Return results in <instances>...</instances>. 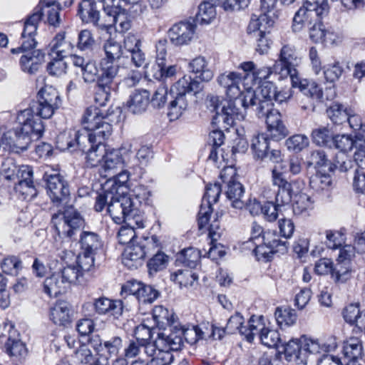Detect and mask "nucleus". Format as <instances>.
Returning a JSON list of instances; mask_svg holds the SVG:
<instances>
[{"label": "nucleus", "instance_id": "obj_34", "mask_svg": "<svg viewBox=\"0 0 365 365\" xmlns=\"http://www.w3.org/2000/svg\"><path fill=\"white\" fill-rule=\"evenodd\" d=\"M188 68L190 71L195 73L196 78L201 81L209 82L214 77V71L204 56H199L191 60Z\"/></svg>", "mask_w": 365, "mask_h": 365}, {"label": "nucleus", "instance_id": "obj_2", "mask_svg": "<svg viewBox=\"0 0 365 365\" xmlns=\"http://www.w3.org/2000/svg\"><path fill=\"white\" fill-rule=\"evenodd\" d=\"M180 339L158 334L153 343H142L140 341H131L125 348V356L128 359L136 358L135 361H141L150 364L153 359L155 365H168L173 360L170 349L179 347Z\"/></svg>", "mask_w": 365, "mask_h": 365}, {"label": "nucleus", "instance_id": "obj_30", "mask_svg": "<svg viewBox=\"0 0 365 365\" xmlns=\"http://www.w3.org/2000/svg\"><path fill=\"white\" fill-rule=\"evenodd\" d=\"M242 79H247L245 78V75L242 76L237 72H229L219 75L217 81L219 85L226 88L227 96L232 99L241 94L240 85Z\"/></svg>", "mask_w": 365, "mask_h": 365}, {"label": "nucleus", "instance_id": "obj_14", "mask_svg": "<svg viewBox=\"0 0 365 365\" xmlns=\"http://www.w3.org/2000/svg\"><path fill=\"white\" fill-rule=\"evenodd\" d=\"M236 170L233 167H227L220 173V178L223 182L227 183L225 192L227 197L232 202V206L237 209L245 207V202L242 200L244 195L242 185L235 179Z\"/></svg>", "mask_w": 365, "mask_h": 365}, {"label": "nucleus", "instance_id": "obj_38", "mask_svg": "<svg viewBox=\"0 0 365 365\" xmlns=\"http://www.w3.org/2000/svg\"><path fill=\"white\" fill-rule=\"evenodd\" d=\"M149 92L146 90L135 91L127 101L128 110L133 114L144 112L149 103Z\"/></svg>", "mask_w": 365, "mask_h": 365}, {"label": "nucleus", "instance_id": "obj_50", "mask_svg": "<svg viewBox=\"0 0 365 365\" xmlns=\"http://www.w3.org/2000/svg\"><path fill=\"white\" fill-rule=\"evenodd\" d=\"M284 354L289 361H293L297 364H304L301 361V356L302 352V339H291L288 342H283Z\"/></svg>", "mask_w": 365, "mask_h": 365}, {"label": "nucleus", "instance_id": "obj_63", "mask_svg": "<svg viewBox=\"0 0 365 365\" xmlns=\"http://www.w3.org/2000/svg\"><path fill=\"white\" fill-rule=\"evenodd\" d=\"M350 262H338L332 271L335 282H345L351 277Z\"/></svg>", "mask_w": 365, "mask_h": 365}, {"label": "nucleus", "instance_id": "obj_53", "mask_svg": "<svg viewBox=\"0 0 365 365\" xmlns=\"http://www.w3.org/2000/svg\"><path fill=\"white\" fill-rule=\"evenodd\" d=\"M60 6H37L33 13H37L39 11L41 14V20L42 19V16L43 15L46 16L47 22L48 24L53 26L55 27L59 26L61 19L60 17Z\"/></svg>", "mask_w": 365, "mask_h": 365}, {"label": "nucleus", "instance_id": "obj_17", "mask_svg": "<svg viewBox=\"0 0 365 365\" xmlns=\"http://www.w3.org/2000/svg\"><path fill=\"white\" fill-rule=\"evenodd\" d=\"M133 295L143 304H151L156 300L160 292L150 285L135 280L128 281L122 286L121 295Z\"/></svg>", "mask_w": 365, "mask_h": 365}, {"label": "nucleus", "instance_id": "obj_16", "mask_svg": "<svg viewBox=\"0 0 365 365\" xmlns=\"http://www.w3.org/2000/svg\"><path fill=\"white\" fill-rule=\"evenodd\" d=\"M1 335L7 337V341L5 343V350L9 356L16 360H21L28 356V349L26 344L20 339L19 333L15 329L12 322H7L4 323V333Z\"/></svg>", "mask_w": 365, "mask_h": 365}, {"label": "nucleus", "instance_id": "obj_49", "mask_svg": "<svg viewBox=\"0 0 365 365\" xmlns=\"http://www.w3.org/2000/svg\"><path fill=\"white\" fill-rule=\"evenodd\" d=\"M251 148L255 158L262 160H264L266 158V152L269 148L267 135L260 133L254 136L252 140Z\"/></svg>", "mask_w": 365, "mask_h": 365}, {"label": "nucleus", "instance_id": "obj_25", "mask_svg": "<svg viewBox=\"0 0 365 365\" xmlns=\"http://www.w3.org/2000/svg\"><path fill=\"white\" fill-rule=\"evenodd\" d=\"M180 339L179 347L177 349H170V353L173 351L180 349L182 344V339L190 344H194L200 339L205 337V332L197 326H185L181 324H175L173 326V331L165 336H171Z\"/></svg>", "mask_w": 365, "mask_h": 365}, {"label": "nucleus", "instance_id": "obj_29", "mask_svg": "<svg viewBox=\"0 0 365 365\" xmlns=\"http://www.w3.org/2000/svg\"><path fill=\"white\" fill-rule=\"evenodd\" d=\"M120 66L108 59H101L100 61L101 73L98 78L97 83L104 88L115 89L118 85L116 78Z\"/></svg>", "mask_w": 365, "mask_h": 365}, {"label": "nucleus", "instance_id": "obj_31", "mask_svg": "<svg viewBox=\"0 0 365 365\" xmlns=\"http://www.w3.org/2000/svg\"><path fill=\"white\" fill-rule=\"evenodd\" d=\"M145 255V245L131 244L125 248L122 262L128 269H137L142 264Z\"/></svg>", "mask_w": 365, "mask_h": 365}, {"label": "nucleus", "instance_id": "obj_51", "mask_svg": "<svg viewBox=\"0 0 365 365\" xmlns=\"http://www.w3.org/2000/svg\"><path fill=\"white\" fill-rule=\"evenodd\" d=\"M302 352L301 357V361H304V364H306L308 361L309 355H317L322 354L321 342L317 339H313L307 337L302 338Z\"/></svg>", "mask_w": 365, "mask_h": 365}, {"label": "nucleus", "instance_id": "obj_52", "mask_svg": "<svg viewBox=\"0 0 365 365\" xmlns=\"http://www.w3.org/2000/svg\"><path fill=\"white\" fill-rule=\"evenodd\" d=\"M274 316L281 328L292 326L297 321L295 310L289 307H277Z\"/></svg>", "mask_w": 365, "mask_h": 365}, {"label": "nucleus", "instance_id": "obj_57", "mask_svg": "<svg viewBox=\"0 0 365 365\" xmlns=\"http://www.w3.org/2000/svg\"><path fill=\"white\" fill-rule=\"evenodd\" d=\"M309 185L317 192L328 191L331 186V177L329 175L318 173L310 178Z\"/></svg>", "mask_w": 365, "mask_h": 365}, {"label": "nucleus", "instance_id": "obj_60", "mask_svg": "<svg viewBox=\"0 0 365 365\" xmlns=\"http://www.w3.org/2000/svg\"><path fill=\"white\" fill-rule=\"evenodd\" d=\"M312 208L310 197L303 192L295 195L293 212L295 215H302Z\"/></svg>", "mask_w": 365, "mask_h": 365}, {"label": "nucleus", "instance_id": "obj_44", "mask_svg": "<svg viewBox=\"0 0 365 365\" xmlns=\"http://www.w3.org/2000/svg\"><path fill=\"white\" fill-rule=\"evenodd\" d=\"M259 242L264 244L269 252H283L287 250V242L280 240L274 230H265Z\"/></svg>", "mask_w": 365, "mask_h": 365}, {"label": "nucleus", "instance_id": "obj_41", "mask_svg": "<svg viewBox=\"0 0 365 365\" xmlns=\"http://www.w3.org/2000/svg\"><path fill=\"white\" fill-rule=\"evenodd\" d=\"M81 247L88 254H96L102 247V241L99 235L93 232L83 231L80 237Z\"/></svg>", "mask_w": 365, "mask_h": 365}, {"label": "nucleus", "instance_id": "obj_21", "mask_svg": "<svg viewBox=\"0 0 365 365\" xmlns=\"http://www.w3.org/2000/svg\"><path fill=\"white\" fill-rule=\"evenodd\" d=\"M115 198L109 202L107 212L116 224H121L126 219L129 212L132 211L134 203L129 196L118 195L117 188L115 190Z\"/></svg>", "mask_w": 365, "mask_h": 365}, {"label": "nucleus", "instance_id": "obj_22", "mask_svg": "<svg viewBox=\"0 0 365 365\" xmlns=\"http://www.w3.org/2000/svg\"><path fill=\"white\" fill-rule=\"evenodd\" d=\"M78 15L83 23L92 24L101 30H104L107 14L101 16L96 3L92 0H83L78 6Z\"/></svg>", "mask_w": 365, "mask_h": 365}, {"label": "nucleus", "instance_id": "obj_33", "mask_svg": "<svg viewBox=\"0 0 365 365\" xmlns=\"http://www.w3.org/2000/svg\"><path fill=\"white\" fill-rule=\"evenodd\" d=\"M45 61V54L41 50H34L21 56L20 58L21 69L27 73L34 74L40 68Z\"/></svg>", "mask_w": 365, "mask_h": 365}, {"label": "nucleus", "instance_id": "obj_18", "mask_svg": "<svg viewBox=\"0 0 365 365\" xmlns=\"http://www.w3.org/2000/svg\"><path fill=\"white\" fill-rule=\"evenodd\" d=\"M220 193L221 187L219 183L210 184L206 187L198 213V227L200 230L208 225L212 212V205L217 202Z\"/></svg>", "mask_w": 365, "mask_h": 365}, {"label": "nucleus", "instance_id": "obj_35", "mask_svg": "<svg viewBox=\"0 0 365 365\" xmlns=\"http://www.w3.org/2000/svg\"><path fill=\"white\" fill-rule=\"evenodd\" d=\"M240 68L246 73L245 78H251L253 83H259L262 80L268 78L274 71V66L272 67L263 66L259 68H256V65L252 61L243 62L240 64Z\"/></svg>", "mask_w": 365, "mask_h": 365}, {"label": "nucleus", "instance_id": "obj_26", "mask_svg": "<svg viewBox=\"0 0 365 365\" xmlns=\"http://www.w3.org/2000/svg\"><path fill=\"white\" fill-rule=\"evenodd\" d=\"M272 184L278 187L275 196L278 205L289 204L293 195L291 183L287 182L283 177L282 173L277 171L275 168L272 170Z\"/></svg>", "mask_w": 365, "mask_h": 365}, {"label": "nucleus", "instance_id": "obj_42", "mask_svg": "<svg viewBox=\"0 0 365 365\" xmlns=\"http://www.w3.org/2000/svg\"><path fill=\"white\" fill-rule=\"evenodd\" d=\"M152 158L151 149L148 146H142L135 156L132 154L130 157H128V168L133 172H135L137 169L142 170L148 165Z\"/></svg>", "mask_w": 365, "mask_h": 365}, {"label": "nucleus", "instance_id": "obj_3", "mask_svg": "<svg viewBox=\"0 0 365 365\" xmlns=\"http://www.w3.org/2000/svg\"><path fill=\"white\" fill-rule=\"evenodd\" d=\"M31 113L29 110L18 112L12 125H5L1 136V147L9 153H19L26 150L32 138H39L43 135V127L36 122L34 128L30 125Z\"/></svg>", "mask_w": 365, "mask_h": 365}, {"label": "nucleus", "instance_id": "obj_5", "mask_svg": "<svg viewBox=\"0 0 365 365\" xmlns=\"http://www.w3.org/2000/svg\"><path fill=\"white\" fill-rule=\"evenodd\" d=\"M201 90L200 83L190 76L185 75L180 78L170 90L173 99L168 106V115L170 120L178 119L187 110L188 106L187 94L190 93L196 94Z\"/></svg>", "mask_w": 365, "mask_h": 365}, {"label": "nucleus", "instance_id": "obj_62", "mask_svg": "<svg viewBox=\"0 0 365 365\" xmlns=\"http://www.w3.org/2000/svg\"><path fill=\"white\" fill-rule=\"evenodd\" d=\"M309 144V138L305 135H294L285 141V145L289 150L299 153L308 147Z\"/></svg>", "mask_w": 365, "mask_h": 365}, {"label": "nucleus", "instance_id": "obj_54", "mask_svg": "<svg viewBox=\"0 0 365 365\" xmlns=\"http://www.w3.org/2000/svg\"><path fill=\"white\" fill-rule=\"evenodd\" d=\"M351 108H347L340 103H334L327 110L330 120L337 125L346 123Z\"/></svg>", "mask_w": 365, "mask_h": 365}, {"label": "nucleus", "instance_id": "obj_61", "mask_svg": "<svg viewBox=\"0 0 365 365\" xmlns=\"http://www.w3.org/2000/svg\"><path fill=\"white\" fill-rule=\"evenodd\" d=\"M260 341L267 347L274 348L282 343V339L277 330L266 327L260 335Z\"/></svg>", "mask_w": 365, "mask_h": 365}, {"label": "nucleus", "instance_id": "obj_43", "mask_svg": "<svg viewBox=\"0 0 365 365\" xmlns=\"http://www.w3.org/2000/svg\"><path fill=\"white\" fill-rule=\"evenodd\" d=\"M343 317L344 320L350 324H355L359 328H361L365 324V310L361 311L359 305L351 304L346 306L343 310Z\"/></svg>", "mask_w": 365, "mask_h": 365}, {"label": "nucleus", "instance_id": "obj_6", "mask_svg": "<svg viewBox=\"0 0 365 365\" xmlns=\"http://www.w3.org/2000/svg\"><path fill=\"white\" fill-rule=\"evenodd\" d=\"M61 105V99L58 91L49 86L42 88L38 93V101L24 110H29L30 125L34 128L36 122H39L44 131V125L41 118L48 119L53 116Z\"/></svg>", "mask_w": 365, "mask_h": 365}, {"label": "nucleus", "instance_id": "obj_39", "mask_svg": "<svg viewBox=\"0 0 365 365\" xmlns=\"http://www.w3.org/2000/svg\"><path fill=\"white\" fill-rule=\"evenodd\" d=\"M103 140H99L97 138V141L86 143V147L84 149L86 148L88 145H91V148L86 153V161L88 166L96 167L100 163L103 161L106 149L102 143ZM81 150L83 151V150ZM84 150H83V151Z\"/></svg>", "mask_w": 365, "mask_h": 365}, {"label": "nucleus", "instance_id": "obj_58", "mask_svg": "<svg viewBox=\"0 0 365 365\" xmlns=\"http://www.w3.org/2000/svg\"><path fill=\"white\" fill-rule=\"evenodd\" d=\"M125 195L129 196L134 205L132 207H138L142 203H146L150 195V191L144 185L135 186L128 194Z\"/></svg>", "mask_w": 365, "mask_h": 365}, {"label": "nucleus", "instance_id": "obj_11", "mask_svg": "<svg viewBox=\"0 0 365 365\" xmlns=\"http://www.w3.org/2000/svg\"><path fill=\"white\" fill-rule=\"evenodd\" d=\"M41 21V14L39 11L33 13L26 19L24 23V30L21 34V45L18 48H12L9 53L3 52L4 60L9 59L10 54L18 55L20 52H26L32 50L36 46L35 36L38 29V23Z\"/></svg>", "mask_w": 365, "mask_h": 365}, {"label": "nucleus", "instance_id": "obj_56", "mask_svg": "<svg viewBox=\"0 0 365 365\" xmlns=\"http://www.w3.org/2000/svg\"><path fill=\"white\" fill-rule=\"evenodd\" d=\"M19 168L14 158H6L1 163V176L4 177V180L7 182L16 184L19 177Z\"/></svg>", "mask_w": 365, "mask_h": 365}, {"label": "nucleus", "instance_id": "obj_24", "mask_svg": "<svg viewBox=\"0 0 365 365\" xmlns=\"http://www.w3.org/2000/svg\"><path fill=\"white\" fill-rule=\"evenodd\" d=\"M217 218L218 215L215 214L212 222L208 226L206 225V227L203 228L208 230V236L210 238V247L208 252L205 251L203 256L207 255V257L210 258L212 260H216L217 258L223 257L225 254L222 245L217 243V240L220 237L222 234V230L220 229Z\"/></svg>", "mask_w": 365, "mask_h": 365}, {"label": "nucleus", "instance_id": "obj_10", "mask_svg": "<svg viewBox=\"0 0 365 365\" xmlns=\"http://www.w3.org/2000/svg\"><path fill=\"white\" fill-rule=\"evenodd\" d=\"M273 21L265 16L252 18L248 27L247 32L256 38V51L259 54L267 53L272 43L268 37L271 28L274 26Z\"/></svg>", "mask_w": 365, "mask_h": 365}, {"label": "nucleus", "instance_id": "obj_19", "mask_svg": "<svg viewBox=\"0 0 365 365\" xmlns=\"http://www.w3.org/2000/svg\"><path fill=\"white\" fill-rule=\"evenodd\" d=\"M219 98L217 96H213L210 98L211 106L214 107V110L216 111V119L218 121H222L226 125L231 126L235 123L236 120H243L245 113L242 110L237 107L239 105L235 99H230L221 108V113H219V107L217 103Z\"/></svg>", "mask_w": 365, "mask_h": 365}, {"label": "nucleus", "instance_id": "obj_7", "mask_svg": "<svg viewBox=\"0 0 365 365\" xmlns=\"http://www.w3.org/2000/svg\"><path fill=\"white\" fill-rule=\"evenodd\" d=\"M259 118L265 120L269 135L275 140L285 138L288 129L282 120L281 113L274 108V103L270 100H258L253 108Z\"/></svg>", "mask_w": 365, "mask_h": 365}, {"label": "nucleus", "instance_id": "obj_15", "mask_svg": "<svg viewBox=\"0 0 365 365\" xmlns=\"http://www.w3.org/2000/svg\"><path fill=\"white\" fill-rule=\"evenodd\" d=\"M116 0H103V6L105 14H107L104 30L109 31L113 25L120 32L128 31L130 27V22L128 20L125 9L120 6L115 5Z\"/></svg>", "mask_w": 365, "mask_h": 365}, {"label": "nucleus", "instance_id": "obj_4", "mask_svg": "<svg viewBox=\"0 0 365 365\" xmlns=\"http://www.w3.org/2000/svg\"><path fill=\"white\" fill-rule=\"evenodd\" d=\"M329 11L327 0H303L302 6L293 17L292 31L295 33L299 32L307 25L310 39L315 43L322 42L325 31L322 19Z\"/></svg>", "mask_w": 365, "mask_h": 365}, {"label": "nucleus", "instance_id": "obj_47", "mask_svg": "<svg viewBox=\"0 0 365 365\" xmlns=\"http://www.w3.org/2000/svg\"><path fill=\"white\" fill-rule=\"evenodd\" d=\"M170 279L178 284L180 288L194 285L197 282L198 276L190 269H178L170 274Z\"/></svg>", "mask_w": 365, "mask_h": 365}, {"label": "nucleus", "instance_id": "obj_12", "mask_svg": "<svg viewBox=\"0 0 365 365\" xmlns=\"http://www.w3.org/2000/svg\"><path fill=\"white\" fill-rule=\"evenodd\" d=\"M133 145L130 142H124L116 149L106 150L103 168L106 172L115 173L118 170L128 168V157L132 155Z\"/></svg>", "mask_w": 365, "mask_h": 365}, {"label": "nucleus", "instance_id": "obj_8", "mask_svg": "<svg viewBox=\"0 0 365 365\" xmlns=\"http://www.w3.org/2000/svg\"><path fill=\"white\" fill-rule=\"evenodd\" d=\"M51 222L60 237L68 238L73 237L85 225L81 213L72 206L53 214Z\"/></svg>", "mask_w": 365, "mask_h": 365}, {"label": "nucleus", "instance_id": "obj_36", "mask_svg": "<svg viewBox=\"0 0 365 365\" xmlns=\"http://www.w3.org/2000/svg\"><path fill=\"white\" fill-rule=\"evenodd\" d=\"M50 319L56 325L66 326L71 322V314L69 304L63 301L54 304L50 310Z\"/></svg>", "mask_w": 365, "mask_h": 365}, {"label": "nucleus", "instance_id": "obj_40", "mask_svg": "<svg viewBox=\"0 0 365 365\" xmlns=\"http://www.w3.org/2000/svg\"><path fill=\"white\" fill-rule=\"evenodd\" d=\"M343 361L359 359L363 355L362 341L358 337H349L343 344Z\"/></svg>", "mask_w": 365, "mask_h": 365}, {"label": "nucleus", "instance_id": "obj_55", "mask_svg": "<svg viewBox=\"0 0 365 365\" xmlns=\"http://www.w3.org/2000/svg\"><path fill=\"white\" fill-rule=\"evenodd\" d=\"M215 7L212 3L204 1L199 5L196 20L200 24H210L215 19Z\"/></svg>", "mask_w": 365, "mask_h": 365}, {"label": "nucleus", "instance_id": "obj_27", "mask_svg": "<svg viewBox=\"0 0 365 365\" xmlns=\"http://www.w3.org/2000/svg\"><path fill=\"white\" fill-rule=\"evenodd\" d=\"M95 312L99 315H110L118 318L123 313V305L121 300H112L106 297L96 298L93 302Z\"/></svg>", "mask_w": 365, "mask_h": 365}, {"label": "nucleus", "instance_id": "obj_32", "mask_svg": "<svg viewBox=\"0 0 365 365\" xmlns=\"http://www.w3.org/2000/svg\"><path fill=\"white\" fill-rule=\"evenodd\" d=\"M291 81L292 86L299 88V91L304 96L310 98L313 103L323 101L322 89L316 82L307 79H300L298 76Z\"/></svg>", "mask_w": 365, "mask_h": 365}, {"label": "nucleus", "instance_id": "obj_9", "mask_svg": "<svg viewBox=\"0 0 365 365\" xmlns=\"http://www.w3.org/2000/svg\"><path fill=\"white\" fill-rule=\"evenodd\" d=\"M301 63V58L295 47L290 44L284 45L279 53L277 60L274 63V73L280 78L288 76L291 80L298 76L297 67Z\"/></svg>", "mask_w": 365, "mask_h": 365}, {"label": "nucleus", "instance_id": "obj_20", "mask_svg": "<svg viewBox=\"0 0 365 365\" xmlns=\"http://www.w3.org/2000/svg\"><path fill=\"white\" fill-rule=\"evenodd\" d=\"M357 141L359 151L355 155L357 168L355 170L353 179L354 189L364 193L365 192V128L359 135Z\"/></svg>", "mask_w": 365, "mask_h": 365}, {"label": "nucleus", "instance_id": "obj_59", "mask_svg": "<svg viewBox=\"0 0 365 365\" xmlns=\"http://www.w3.org/2000/svg\"><path fill=\"white\" fill-rule=\"evenodd\" d=\"M103 48L106 57L103 59H108V61L115 63L116 60L119 59L123 55H125L122 46L116 41L112 40L107 41Z\"/></svg>", "mask_w": 365, "mask_h": 365}, {"label": "nucleus", "instance_id": "obj_37", "mask_svg": "<svg viewBox=\"0 0 365 365\" xmlns=\"http://www.w3.org/2000/svg\"><path fill=\"white\" fill-rule=\"evenodd\" d=\"M67 288L68 285L58 272L53 273L43 282V291L50 297H58L59 294L64 293Z\"/></svg>", "mask_w": 365, "mask_h": 365}, {"label": "nucleus", "instance_id": "obj_48", "mask_svg": "<svg viewBox=\"0 0 365 365\" xmlns=\"http://www.w3.org/2000/svg\"><path fill=\"white\" fill-rule=\"evenodd\" d=\"M153 317L158 326L160 328L175 325L174 314L163 306H155L153 308Z\"/></svg>", "mask_w": 365, "mask_h": 365}, {"label": "nucleus", "instance_id": "obj_13", "mask_svg": "<svg viewBox=\"0 0 365 365\" xmlns=\"http://www.w3.org/2000/svg\"><path fill=\"white\" fill-rule=\"evenodd\" d=\"M47 194L53 203L59 205L67 200L69 194L68 182L56 170L46 171L43 175Z\"/></svg>", "mask_w": 365, "mask_h": 365}, {"label": "nucleus", "instance_id": "obj_46", "mask_svg": "<svg viewBox=\"0 0 365 365\" xmlns=\"http://www.w3.org/2000/svg\"><path fill=\"white\" fill-rule=\"evenodd\" d=\"M202 256L201 251L194 247H188L178 254L176 262L190 268H195Z\"/></svg>", "mask_w": 365, "mask_h": 365}, {"label": "nucleus", "instance_id": "obj_28", "mask_svg": "<svg viewBox=\"0 0 365 365\" xmlns=\"http://www.w3.org/2000/svg\"><path fill=\"white\" fill-rule=\"evenodd\" d=\"M74 46L71 38L65 32L58 33L50 43L49 56L66 58L71 55Z\"/></svg>", "mask_w": 365, "mask_h": 365}, {"label": "nucleus", "instance_id": "obj_1", "mask_svg": "<svg viewBox=\"0 0 365 365\" xmlns=\"http://www.w3.org/2000/svg\"><path fill=\"white\" fill-rule=\"evenodd\" d=\"M82 124L84 129L73 130L68 134L64 133L57 138L58 146L61 150L71 152L84 150L86 143L99 140H106L112 133V125L106 120L99 108L94 106L88 108L83 117Z\"/></svg>", "mask_w": 365, "mask_h": 365}, {"label": "nucleus", "instance_id": "obj_45", "mask_svg": "<svg viewBox=\"0 0 365 365\" xmlns=\"http://www.w3.org/2000/svg\"><path fill=\"white\" fill-rule=\"evenodd\" d=\"M265 328L262 317H255L252 316L249 319L247 326H245V329L242 330V335L245 336L247 341L252 342L257 335L260 339V335Z\"/></svg>", "mask_w": 365, "mask_h": 365}, {"label": "nucleus", "instance_id": "obj_23", "mask_svg": "<svg viewBox=\"0 0 365 365\" xmlns=\"http://www.w3.org/2000/svg\"><path fill=\"white\" fill-rule=\"evenodd\" d=\"M196 25L190 21H181L174 24L168 31L170 42L177 46L187 45L194 37Z\"/></svg>", "mask_w": 365, "mask_h": 365}, {"label": "nucleus", "instance_id": "obj_64", "mask_svg": "<svg viewBox=\"0 0 365 365\" xmlns=\"http://www.w3.org/2000/svg\"><path fill=\"white\" fill-rule=\"evenodd\" d=\"M14 190L19 193L24 200H31L37 195L36 189L34 181L19 182L14 184Z\"/></svg>", "mask_w": 365, "mask_h": 365}]
</instances>
